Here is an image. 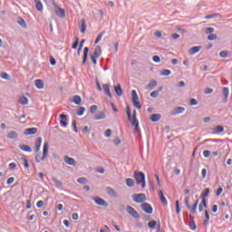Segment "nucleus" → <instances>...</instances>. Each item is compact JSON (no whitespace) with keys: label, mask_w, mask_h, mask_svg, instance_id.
I'll return each instance as SVG.
<instances>
[{"label":"nucleus","mask_w":232,"mask_h":232,"mask_svg":"<svg viewBox=\"0 0 232 232\" xmlns=\"http://www.w3.org/2000/svg\"><path fill=\"white\" fill-rule=\"evenodd\" d=\"M63 160H64L65 164H67L69 166H76L75 160H73L72 158H70L69 156H64Z\"/></svg>","instance_id":"obj_6"},{"label":"nucleus","mask_w":232,"mask_h":232,"mask_svg":"<svg viewBox=\"0 0 232 232\" xmlns=\"http://www.w3.org/2000/svg\"><path fill=\"white\" fill-rule=\"evenodd\" d=\"M189 228L190 230H197V225L195 224V221L189 223Z\"/></svg>","instance_id":"obj_47"},{"label":"nucleus","mask_w":232,"mask_h":232,"mask_svg":"<svg viewBox=\"0 0 232 232\" xmlns=\"http://www.w3.org/2000/svg\"><path fill=\"white\" fill-rule=\"evenodd\" d=\"M78 43H79V39L77 37L76 42H73V44H72V49H76L78 47Z\"/></svg>","instance_id":"obj_62"},{"label":"nucleus","mask_w":232,"mask_h":232,"mask_svg":"<svg viewBox=\"0 0 232 232\" xmlns=\"http://www.w3.org/2000/svg\"><path fill=\"white\" fill-rule=\"evenodd\" d=\"M125 182L126 186H128L129 188H132L134 186V181L131 178L126 179Z\"/></svg>","instance_id":"obj_32"},{"label":"nucleus","mask_w":232,"mask_h":232,"mask_svg":"<svg viewBox=\"0 0 232 232\" xmlns=\"http://www.w3.org/2000/svg\"><path fill=\"white\" fill-rule=\"evenodd\" d=\"M132 199L136 204H141L146 201L145 193L133 194Z\"/></svg>","instance_id":"obj_3"},{"label":"nucleus","mask_w":232,"mask_h":232,"mask_svg":"<svg viewBox=\"0 0 232 232\" xmlns=\"http://www.w3.org/2000/svg\"><path fill=\"white\" fill-rule=\"evenodd\" d=\"M141 208H142V210H143L145 213H147V214H149V215H151V214H152V207H151V205H150V204H148V203H143V204L141 205Z\"/></svg>","instance_id":"obj_5"},{"label":"nucleus","mask_w":232,"mask_h":232,"mask_svg":"<svg viewBox=\"0 0 232 232\" xmlns=\"http://www.w3.org/2000/svg\"><path fill=\"white\" fill-rule=\"evenodd\" d=\"M0 77H2V79H5V80L10 79V76L6 72H3L2 75H0Z\"/></svg>","instance_id":"obj_57"},{"label":"nucleus","mask_w":232,"mask_h":232,"mask_svg":"<svg viewBox=\"0 0 232 232\" xmlns=\"http://www.w3.org/2000/svg\"><path fill=\"white\" fill-rule=\"evenodd\" d=\"M106 192H107V194L110 195V197H112V198H117L118 197L117 191H115V189H113L111 187L106 188Z\"/></svg>","instance_id":"obj_12"},{"label":"nucleus","mask_w":232,"mask_h":232,"mask_svg":"<svg viewBox=\"0 0 232 232\" xmlns=\"http://www.w3.org/2000/svg\"><path fill=\"white\" fill-rule=\"evenodd\" d=\"M223 96H224L225 100H227V98H229V88L228 87L223 88Z\"/></svg>","instance_id":"obj_29"},{"label":"nucleus","mask_w":232,"mask_h":232,"mask_svg":"<svg viewBox=\"0 0 232 232\" xmlns=\"http://www.w3.org/2000/svg\"><path fill=\"white\" fill-rule=\"evenodd\" d=\"M202 49L201 45L198 46H193L189 49V55H194L198 53H199V51Z\"/></svg>","instance_id":"obj_13"},{"label":"nucleus","mask_w":232,"mask_h":232,"mask_svg":"<svg viewBox=\"0 0 232 232\" xmlns=\"http://www.w3.org/2000/svg\"><path fill=\"white\" fill-rule=\"evenodd\" d=\"M203 155H204L205 159H208L211 156V151L204 150Z\"/></svg>","instance_id":"obj_50"},{"label":"nucleus","mask_w":232,"mask_h":232,"mask_svg":"<svg viewBox=\"0 0 232 232\" xmlns=\"http://www.w3.org/2000/svg\"><path fill=\"white\" fill-rule=\"evenodd\" d=\"M28 98L27 97H25V96H22L21 98H20V101H19V102H20V104L21 105H27L28 104Z\"/></svg>","instance_id":"obj_31"},{"label":"nucleus","mask_w":232,"mask_h":232,"mask_svg":"<svg viewBox=\"0 0 232 232\" xmlns=\"http://www.w3.org/2000/svg\"><path fill=\"white\" fill-rule=\"evenodd\" d=\"M217 16H218V14H213L206 15L205 19H214Z\"/></svg>","instance_id":"obj_56"},{"label":"nucleus","mask_w":232,"mask_h":232,"mask_svg":"<svg viewBox=\"0 0 232 232\" xmlns=\"http://www.w3.org/2000/svg\"><path fill=\"white\" fill-rule=\"evenodd\" d=\"M213 92V89L212 88H206L205 89V93L206 94H210V93H212Z\"/></svg>","instance_id":"obj_63"},{"label":"nucleus","mask_w":232,"mask_h":232,"mask_svg":"<svg viewBox=\"0 0 232 232\" xmlns=\"http://www.w3.org/2000/svg\"><path fill=\"white\" fill-rule=\"evenodd\" d=\"M18 136H19V135L17 134L16 131L11 130V131H9L8 134H7V139L15 140V139H17Z\"/></svg>","instance_id":"obj_20"},{"label":"nucleus","mask_w":232,"mask_h":232,"mask_svg":"<svg viewBox=\"0 0 232 232\" xmlns=\"http://www.w3.org/2000/svg\"><path fill=\"white\" fill-rule=\"evenodd\" d=\"M185 205H186L187 208H190V206H189V198H188V197H186V198H185Z\"/></svg>","instance_id":"obj_58"},{"label":"nucleus","mask_w":232,"mask_h":232,"mask_svg":"<svg viewBox=\"0 0 232 232\" xmlns=\"http://www.w3.org/2000/svg\"><path fill=\"white\" fill-rule=\"evenodd\" d=\"M132 126H139V121L137 118H132Z\"/></svg>","instance_id":"obj_60"},{"label":"nucleus","mask_w":232,"mask_h":232,"mask_svg":"<svg viewBox=\"0 0 232 232\" xmlns=\"http://www.w3.org/2000/svg\"><path fill=\"white\" fill-rule=\"evenodd\" d=\"M170 74H171V72L170 70H168V69H163L160 73V75L162 76H169Z\"/></svg>","instance_id":"obj_37"},{"label":"nucleus","mask_w":232,"mask_h":232,"mask_svg":"<svg viewBox=\"0 0 232 232\" xmlns=\"http://www.w3.org/2000/svg\"><path fill=\"white\" fill-rule=\"evenodd\" d=\"M93 201H95V203L98 206H102V207H104V208L108 207V203L104 199H102L101 198H93Z\"/></svg>","instance_id":"obj_8"},{"label":"nucleus","mask_w":232,"mask_h":232,"mask_svg":"<svg viewBox=\"0 0 232 232\" xmlns=\"http://www.w3.org/2000/svg\"><path fill=\"white\" fill-rule=\"evenodd\" d=\"M18 24H20L23 28L26 27V24L24 19H20L17 21Z\"/></svg>","instance_id":"obj_48"},{"label":"nucleus","mask_w":232,"mask_h":232,"mask_svg":"<svg viewBox=\"0 0 232 232\" xmlns=\"http://www.w3.org/2000/svg\"><path fill=\"white\" fill-rule=\"evenodd\" d=\"M160 92H158V91H153L151 93H150V97L151 98H158Z\"/></svg>","instance_id":"obj_43"},{"label":"nucleus","mask_w":232,"mask_h":232,"mask_svg":"<svg viewBox=\"0 0 232 232\" xmlns=\"http://www.w3.org/2000/svg\"><path fill=\"white\" fill-rule=\"evenodd\" d=\"M72 102L76 105H81L82 98L80 95H74L72 99Z\"/></svg>","instance_id":"obj_27"},{"label":"nucleus","mask_w":232,"mask_h":232,"mask_svg":"<svg viewBox=\"0 0 232 232\" xmlns=\"http://www.w3.org/2000/svg\"><path fill=\"white\" fill-rule=\"evenodd\" d=\"M96 110H97V106L96 105H92V107H91V113H95L96 112Z\"/></svg>","instance_id":"obj_61"},{"label":"nucleus","mask_w":232,"mask_h":232,"mask_svg":"<svg viewBox=\"0 0 232 232\" xmlns=\"http://www.w3.org/2000/svg\"><path fill=\"white\" fill-rule=\"evenodd\" d=\"M102 54L101 45H97L95 51L91 54V57L99 58Z\"/></svg>","instance_id":"obj_9"},{"label":"nucleus","mask_w":232,"mask_h":232,"mask_svg":"<svg viewBox=\"0 0 232 232\" xmlns=\"http://www.w3.org/2000/svg\"><path fill=\"white\" fill-rule=\"evenodd\" d=\"M104 34H105V31H102V32L100 33V34H98L96 40H97V41H101L102 38L103 37Z\"/></svg>","instance_id":"obj_55"},{"label":"nucleus","mask_w":232,"mask_h":232,"mask_svg":"<svg viewBox=\"0 0 232 232\" xmlns=\"http://www.w3.org/2000/svg\"><path fill=\"white\" fill-rule=\"evenodd\" d=\"M198 205V200H196L194 205H192V207L190 208H188V209H190L192 214H197Z\"/></svg>","instance_id":"obj_28"},{"label":"nucleus","mask_w":232,"mask_h":232,"mask_svg":"<svg viewBox=\"0 0 232 232\" xmlns=\"http://www.w3.org/2000/svg\"><path fill=\"white\" fill-rule=\"evenodd\" d=\"M106 117L105 115V111H102L100 112H98L95 117H93V121H102L104 120Z\"/></svg>","instance_id":"obj_10"},{"label":"nucleus","mask_w":232,"mask_h":232,"mask_svg":"<svg viewBox=\"0 0 232 232\" xmlns=\"http://www.w3.org/2000/svg\"><path fill=\"white\" fill-rule=\"evenodd\" d=\"M80 32L84 34L86 32V24L84 21L82 22V26L80 27Z\"/></svg>","instance_id":"obj_40"},{"label":"nucleus","mask_w":232,"mask_h":232,"mask_svg":"<svg viewBox=\"0 0 232 232\" xmlns=\"http://www.w3.org/2000/svg\"><path fill=\"white\" fill-rule=\"evenodd\" d=\"M55 14H56V15H58L60 18H64V16L66 15L63 8H58V9H56V10H55Z\"/></svg>","instance_id":"obj_19"},{"label":"nucleus","mask_w":232,"mask_h":232,"mask_svg":"<svg viewBox=\"0 0 232 232\" xmlns=\"http://www.w3.org/2000/svg\"><path fill=\"white\" fill-rule=\"evenodd\" d=\"M19 148L21 149L22 151H26V152H29V153H30L31 151H33V149H31L29 145L21 144V145L19 146Z\"/></svg>","instance_id":"obj_22"},{"label":"nucleus","mask_w":232,"mask_h":232,"mask_svg":"<svg viewBox=\"0 0 232 232\" xmlns=\"http://www.w3.org/2000/svg\"><path fill=\"white\" fill-rule=\"evenodd\" d=\"M157 86V81L151 80L149 84L145 86V90H153Z\"/></svg>","instance_id":"obj_15"},{"label":"nucleus","mask_w":232,"mask_h":232,"mask_svg":"<svg viewBox=\"0 0 232 232\" xmlns=\"http://www.w3.org/2000/svg\"><path fill=\"white\" fill-rule=\"evenodd\" d=\"M14 182V178H8L6 183L7 185H12Z\"/></svg>","instance_id":"obj_59"},{"label":"nucleus","mask_w":232,"mask_h":232,"mask_svg":"<svg viewBox=\"0 0 232 232\" xmlns=\"http://www.w3.org/2000/svg\"><path fill=\"white\" fill-rule=\"evenodd\" d=\"M135 109L141 110L140 101L138 99H132Z\"/></svg>","instance_id":"obj_26"},{"label":"nucleus","mask_w":232,"mask_h":232,"mask_svg":"<svg viewBox=\"0 0 232 232\" xmlns=\"http://www.w3.org/2000/svg\"><path fill=\"white\" fill-rule=\"evenodd\" d=\"M89 47H85L83 49V58H82V64H86L87 57L89 55Z\"/></svg>","instance_id":"obj_17"},{"label":"nucleus","mask_w":232,"mask_h":232,"mask_svg":"<svg viewBox=\"0 0 232 232\" xmlns=\"http://www.w3.org/2000/svg\"><path fill=\"white\" fill-rule=\"evenodd\" d=\"M126 115H128L129 121H131V111L130 110V107L126 108Z\"/></svg>","instance_id":"obj_45"},{"label":"nucleus","mask_w":232,"mask_h":232,"mask_svg":"<svg viewBox=\"0 0 232 232\" xmlns=\"http://www.w3.org/2000/svg\"><path fill=\"white\" fill-rule=\"evenodd\" d=\"M224 130H225V129H224L223 126H221V125H218V126H216L215 129H214V132H215L216 134L221 133V132L224 131Z\"/></svg>","instance_id":"obj_30"},{"label":"nucleus","mask_w":232,"mask_h":232,"mask_svg":"<svg viewBox=\"0 0 232 232\" xmlns=\"http://www.w3.org/2000/svg\"><path fill=\"white\" fill-rule=\"evenodd\" d=\"M35 86L39 90H43L44 87V81L43 80H35Z\"/></svg>","instance_id":"obj_24"},{"label":"nucleus","mask_w":232,"mask_h":232,"mask_svg":"<svg viewBox=\"0 0 232 232\" xmlns=\"http://www.w3.org/2000/svg\"><path fill=\"white\" fill-rule=\"evenodd\" d=\"M148 226L151 229L155 228V227L157 226V221L156 220H151V221L149 222Z\"/></svg>","instance_id":"obj_41"},{"label":"nucleus","mask_w":232,"mask_h":232,"mask_svg":"<svg viewBox=\"0 0 232 232\" xmlns=\"http://www.w3.org/2000/svg\"><path fill=\"white\" fill-rule=\"evenodd\" d=\"M126 211H128V214L132 217L133 218H140V216L139 215V213L137 212L136 209H134L131 206H128L126 208Z\"/></svg>","instance_id":"obj_4"},{"label":"nucleus","mask_w":232,"mask_h":232,"mask_svg":"<svg viewBox=\"0 0 232 232\" xmlns=\"http://www.w3.org/2000/svg\"><path fill=\"white\" fill-rule=\"evenodd\" d=\"M78 183L81 185H86L87 184V179L86 178H79L77 179Z\"/></svg>","instance_id":"obj_39"},{"label":"nucleus","mask_w":232,"mask_h":232,"mask_svg":"<svg viewBox=\"0 0 232 232\" xmlns=\"http://www.w3.org/2000/svg\"><path fill=\"white\" fill-rule=\"evenodd\" d=\"M43 143V138L39 137L37 138L35 141V152L40 151L41 144Z\"/></svg>","instance_id":"obj_16"},{"label":"nucleus","mask_w":232,"mask_h":232,"mask_svg":"<svg viewBox=\"0 0 232 232\" xmlns=\"http://www.w3.org/2000/svg\"><path fill=\"white\" fill-rule=\"evenodd\" d=\"M179 212H180L179 201L177 200L176 201V213L179 214Z\"/></svg>","instance_id":"obj_53"},{"label":"nucleus","mask_w":232,"mask_h":232,"mask_svg":"<svg viewBox=\"0 0 232 232\" xmlns=\"http://www.w3.org/2000/svg\"><path fill=\"white\" fill-rule=\"evenodd\" d=\"M85 111L86 110L84 107H80L79 111H77V116L82 117V115H84Z\"/></svg>","instance_id":"obj_38"},{"label":"nucleus","mask_w":232,"mask_h":232,"mask_svg":"<svg viewBox=\"0 0 232 232\" xmlns=\"http://www.w3.org/2000/svg\"><path fill=\"white\" fill-rule=\"evenodd\" d=\"M199 206L204 207V208H208L207 199L206 198H201V202H200Z\"/></svg>","instance_id":"obj_51"},{"label":"nucleus","mask_w":232,"mask_h":232,"mask_svg":"<svg viewBox=\"0 0 232 232\" xmlns=\"http://www.w3.org/2000/svg\"><path fill=\"white\" fill-rule=\"evenodd\" d=\"M53 182L54 183L55 187L60 188L63 183L61 180H59L57 178H53Z\"/></svg>","instance_id":"obj_35"},{"label":"nucleus","mask_w":232,"mask_h":232,"mask_svg":"<svg viewBox=\"0 0 232 232\" xmlns=\"http://www.w3.org/2000/svg\"><path fill=\"white\" fill-rule=\"evenodd\" d=\"M102 89H103V93H105L110 98H112V94L111 93V91H110V85L108 83L103 84Z\"/></svg>","instance_id":"obj_14"},{"label":"nucleus","mask_w":232,"mask_h":232,"mask_svg":"<svg viewBox=\"0 0 232 232\" xmlns=\"http://www.w3.org/2000/svg\"><path fill=\"white\" fill-rule=\"evenodd\" d=\"M152 61H153L154 63H160V57L158 56V55H154V56L152 57Z\"/></svg>","instance_id":"obj_49"},{"label":"nucleus","mask_w":232,"mask_h":232,"mask_svg":"<svg viewBox=\"0 0 232 232\" xmlns=\"http://www.w3.org/2000/svg\"><path fill=\"white\" fill-rule=\"evenodd\" d=\"M159 197H160V200H161L162 204L167 206V199L164 196V193L162 192V190L159 191Z\"/></svg>","instance_id":"obj_25"},{"label":"nucleus","mask_w":232,"mask_h":232,"mask_svg":"<svg viewBox=\"0 0 232 232\" xmlns=\"http://www.w3.org/2000/svg\"><path fill=\"white\" fill-rule=\"evenodd\" d=\"M114 91L117 96L119 97L122 96V88L121 87L120 83L114 86Z\"/></svg>","instance_id":"obj_18"},{"label":"nucleus","mask_w":232,"mask_h":232,"mask_svg":"<svg viewBox=\"0 0 232 232\" xmlns=\"http://www.w3.org/2000/svg\"><path fill=\"white\" fill-rule=\"evenodd\" d=\"M72 128H73V131L77 133L78 129H77V122L75 120L72 121Z\"/></svg>","instance_id":"obj_52"},{"label":"nucleus","mask_w":232,"mask_h":232,"mask_svg":"<svg viewBox=\"0 0 232 232\" xmlns=\"http://www.w3.org/2000/svg\"><path fill=\"white\" fill-rule=\"evenodd\" d=\"M48 147H49L48 142H44V153H43L44 156L41 158L40 154H37L36 157H35V161L37 163L41 162V160H44V159L47 158Z\"/></svg>","instance_id":"obj_2"},{"label":"nucleus","mask_w":232,"mask_h":232,"mask_svg":"<svg viewBox=\"0 0 232 232\" xmlns=\"http://www.w3.org/2000/svg\"><path fill=\"white\" fill-rule=\"evenodd\" d=\"M136 100V99H139V97H138V94H137V92L136 91H132V100Z\"/></svg>","instance_id":"obj_64"},{"label":"nucleus","mask_w":232,"mask_h":232,"mask_svg":"<svg viewBox=\"0 0 232 232\" xmlns=\"http://www.w3.org/2000/svg\"><path fill=\"white\" fill-rule=\"evenodd\" d=\"M219 57L221 58H227V51H222L221 53H219Z\"/></svg>","instance_id":"obj_46"},{"label":"nucleus","mask_w":232,"mask_h":232,"mask_svg":"<svg viewBox=\"0 0 232 232\" xmlns=\"http://www.w3.org/2000/svg\"><path fill=\"white\" fill-rule=\"evenodd\" d=\"M185 111V108L184 107H176L175 109H173V111L170 112L171 116H176L179 115L180 113H183Z\"/></svg>","instance_id":"obj_7"},{"label":"nucleus","mask_w":232,"mask_h":232,"mask_svg":"<svg viewBox=\"0 0 232 232\" xmlns=\"http://www.w3.org/2000/svg\"><path fill=\"white\" fill-rule=\"evenodd\" d=\"M50 64L53 66L56 65V59H54L53 56H50Z\"/></svg>","instance_id":"obj_54"},{"label":"nucleus","mask_w":232,"mask_h":232,"mask_svg":"<svg viewBox=\"0 0 232 232\" xmlns=\"http://www.w3.org/2000/svg\"><path fill=\"white\" fill-rule=\"evenodd\" d=\"M209 194V188H205L204 192L201 193L200 198L201 199H206L207 197H208Z\"/></svg>","instance_id":"obj_33"},{"label":"nucleus","mask_w":232,"mask_h":232,"mask_svg":"<svg viewBox=\"0 0 232 232\" xmlns=\"http://www.w3.org/2000/svg\"><path fill=\"white\" fill-rule=\"evenodd\" d=\"M203 31L206 34H212L214 33V28L213 27H206L203 29Z\"/></svg>","instance_id":"obj_34"},{"label":"nucleus","mask_w":232,"mask_h":232,"mask_svg":"<svg viewBox=\"0 0 232 232\" xmlns=\"http://www.w3.org/2000/svg\"><path fill=\"white\" fill-rule=\"evenodd\" d=\"M38 132L36 128H29L24 131V135H35Z\"/></svg>","instance_id":"obj_11"},{"label":"nucleus","mask_w":232,"mask_h":232,"mask_svg":"<svg viewBox=\"0 0 232 232\" xmlns=\"http://www.w3.org/2000/svg\"><path fill=\"white\" fill-rule=\"evenodd\" d=\"M34 2H35V6L37 11L43 12L44 6H43V3H41V0H34Z\"/></svg>","instance_id":"obj_23"},{"label":"nucleus","mask_w":232,"mask_h":232,"mask_svg":"<svg viewBox=\"0 0 232 232\" xmlns=\"http://www.w3.org/2000/svg\"><path fill=\"white\" fill-rule=\"evenodd\" d=\"M208 41H217L218 40V35L214 34H209L208 36Z\"/></svg>","instance_id":"obj_36"},{"label":"nucleus","mask_w":232,"mask_h":232,"mask_svg":"<svg viewBox=\"0 0 232 232\" xmlns=\"http://www.w3.org/2000/svg\"><path fill=\"white\" fill-rule=\"evenodd\" d=\"M160 119H161L160 114H152L151 117L150 118V121H151L152 122H158L160 121Z\"/></svg>","instance_id":"obj_21"},{"label":"nucleus","mask_w":232,"mask_h":232,"mask_svg":"<svg viewBox=\"0 0 232 232\" xmlns=\"http://www.w3.org/2000/svg\"><path fill=\"white\" fill-rule=\"evenodd\" d=\"M134 178L136 180V185H141L142 188H146V176L142 171H134Z\"/></svg>","instance_id":"obj_1"},{"label":"nucleus","mask_w":232,"mask_h":232,"mask_svg":"<svg viewBox=\"0 0 232 232\" xmlns=\"http://www.w3.org/2000/svg\"><path fill=\"white\" fill-rule=\"evenodd\" d=\"M195 105H198V102L197 101V99H190L189 106H195Z\"/></svg>","instance_id":"obj_42"},{"label":"nucleus","mask_w":232,"mask_h":232,"mask_svg":"<svg viewBox=\"0 0 232 232\" xmlns=\"http://www.w3.org/2000/svg\"><path fill=\"white\" fill-rule=\"evenodd\" d=\"M104 135L106 138H110L111 135H112V130L111 129H107L106 131L104 132Z\"/></svg>","instance_id":"obj_44"}]
</instances>
